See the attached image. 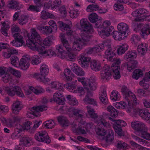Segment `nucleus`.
Segmentation results:
<instances>
[{"instance_id": "1", "label": "nucleus", "mask_w": 150, "mask_h": 150, "mask_svg": "<svg viewBox=\"0 0 150 150\" xmlns=\"http://www.w3.org/2000/svg\"><path fill=\"white\" fill-rule=\"evenodd\" d=\"M121 91L124 97L128 102L129 106H131V104L133 105H135L137 104V100L135 95L133 94L130 91L127 87L125 86H123L121 89Z\"/></svg>"}, {"instance_id": "2", "label": "nucleus", "mask_w": 150, "mask_h": 150, "mask_svg": "<svg viewBox=\"0 0 150 150\" xmlns=\"http://www.w3.org/2000/svg\"><path fill=\"white\" fill-rule=\"evenodd\" d=\"M42 43L41 41V43H35L30 40H27L26 44L28 47L33 50L37 51L40 54H44L45 53L46 50L41 44Z\"/></svg>"}, {"instance_id": "3", "label": "nucleus", "mask_w": 150, "mask_h": 150, "mask_svg": "<svg viewBox=\"0 0 150 150\" xmlns=\"http://www.w3.org/2000/svg\"><path fill=\"white\" fill-rule=\"evenodd\" d=\"M47 107L46 105L35 106L29 109L27 113L28 114L29 113L32 114L34 116L38 117L40 116V114L39 113V112L46 110H47Z\"/></svg>"}, {"instance_id": "4", "label": "nucleus", "mask_w": 150, "mask_h": 150, "mask_svg": "<svg viewBox=\"0 0 150 150\" xmlns=\"http://www.w3.org/2000/svg\"><path fill=\"white\" fill-rule=\"evenodd\" d=\"M31 33L30 35L29 34H27L28 37V38L27 40H30L35 43H41L42 40L40 34L36 30L34 29H32Z\"/></svg>"}, {"instance_id": "5", "label": "nucleus", "mask_w": 150, "mask_h": 150, "mask_svg": "<svg viewBox=\"0 0 150 150\" xmlns=\"http://www.w3.org/2000/svg\"><path fill=\"white\" fill-rule=\"evenodd\" d=\"M80 27L79 29H82L83 31L88 32L90 33L93 32L92 26L88 21L82 19L80 21Z\"/></svg>"}, {"instance_id": "6", "label": "nucleus", "mask_w": 150, "mask_h": 150, "mask_svg": "<svg viewBox=\"0 0 150 150\" xmlns=\"http://www.w3.org/2000/svg\"><path fill=\"white\" fill-rule=\"evenodd\" d=\"M108 119L116 123L115 124L113 125V128L118 135L120 136H124V134L122 132V130L120 124L122 120H116L115 119L110 117H109Z\"/></svg>"}, {"instance_id": "7", "label": "nucleus", "mask_w": 150, "mask_h": 150, "mask_svg": "<svg viewBox=\"0 0 150 150\" xmlns=\"http://www.w3.org/2000/svg\"><path fill=\"white\" fill-rule=\"evenodd\" d=\"M111 69L107 65L104 66L101 71V79L105 80L110 79L111 76Z\"/></svg>"}, {"instance_id": "8", "label": "nucleus", "mask_w": 150, "mask_h": 150, "mask_svg": "<svg viewBox=\"0 0 150 150\" xmlns=\"http://www.w3.org/2000/svg\"><path fill=\"white\" fill-rule=\"evenodd\" d=\"M131 127L134 130L140 132L143 130L146 129V127L143 123L137 121H133L131 122Z\"/></svg>"}, {"instance_id": "9", "label": "nucleus", "mask_w": 150, "mask_h": 150, "mask_svg": "<svg viewBox=\"0 0 150 150\" xmlns=\"http://www.w3.org/2000/svg\"><path fill=\"white\" fill-rule=\"evenodd\" d=\"M88 32L84 31L80 35V38L78 39L84 45H86V43L90 41L91 38L92 37V35L88 34Z\"/></svg>"}, {"instance_id": "10", "label": "nucleus", "mask_w": 150, "mask_h": 150, "mask_svg": "<svg viewBox=\"0 0 150 150\" xmlns=\"http://www.w3.org/2000/svg\"><path fill=\"white\" fill-rule=\"evenodd\" d=\"M53 100L59 105H63L64 103L65 99L63 94L61 92L55 93L53 96Z\"/></svg>"}, {"instance_id": "11", "label": "nucleus", "mask_w": 150, "mask_h": 150, "mask_svg": "<svg viewBox=\"0 0 150 150\" xmlns=\"http://www.w3.org/2000/svg\"><path fill=\"white\" fill-rule=\"evenodd\" d=\"M30 58L29 57L23 56L19 62V65L21 68L25 70L28 68L30 66Z\"/></svg>"}, {"instance_id": "12", "label": "nucleus", "mask_w": 150, "mask_h": 150, "mask_svg": "<svg viewBox=\"0 0 150 150\" xmlns=\"http://www.w3.org/2000/svg\"><path fill=\"white\" fill-rule=\"evenodd\" d=\"M78 60L82 67H88L89 62L90 63L91 61V58L85 57L82 55L79 56Z\"/></svg>"}, {"instance_id": "13", "label": "nucleus", "mask_w": 150, "mask_h": 150, "mask_svg": "<svg viewBox=\"0 0 150 150\" xmlns=\"http://www.w3.org/2000/svg\"><path fill=\"white\" fill-rule=\"evenodd\" d=\"M90 65L91 69L94 71H99L101 69V64L96 60H91Z\"/></svg>"}, {"instance_id": "14", "label": "nucleus", "mask_w": 150, "mask_h": 150, "mask_svg": "<svg viewBox=\"0 0 150 150\" xmlns=\"http://www.w3.org/2000/svg\"><path fill=\"white\" fill-rule=\"evenodd\" d=\"M93 95V93L89 92L88 93H87L86 95V96L83 101L86 104H90L93 105L94 106H97V102L96 100L93 98H91L90 97L92 96Z\"/></svg>"}, {"instance_id": "15", "label": "nucleus", "mask_w": 150, "mask_h": 150, "mask_svg": "<svg viewBox=\"0 0 150 150\" xmlns=\"http://www.w3.org/2000/svg\"><path fill=\"white\" fill-rule=\"evenodd\" d=\"M58 23L62 31H64L65 30L67 35H71L72 31L70 29V25L62 21H59Z\"/></svg>"}, {"instance_id": "16", "label": "nucleus", "mask_w": 150, "mask_h": 150, "mask_svg": "<svg viewBox=\"0 0 150 150\" xmlns=\"http://www.w3.org/2000/svg\"><path fill=\"white\" fill-rule=\"evenodd\" d=\"M61 40L64 47L67 50L70 52L72 50L71 46L68 41L65 38V35L63 33H62L60 35Z\"/></svg>"}, {"instance_id": "17", "label": "nucleus", "mask_w": 150, "mask_h": 150, "mask_svg": "<svg viewBox=\"0 0 150 150\" xmlns=\"http://www.w3.org/2000/svg\"><path fill=\"white\" fill-rule=\"evenodd\" d=\"M22 108V106L20 102L16 100L13 103L12 106V112L15 114H17Z\"/></svg>"}, {"instance_id": "18", "label": "nucleus", "mask_w": 150, "mask_h": 150, "mask_svg": "<svg viewBox=\"0 0 150 150\" xmlns=\"http://www.w3.org/2000/svg\"><path fill=\"white\" fill-rule=\"evenodd\" d=\"M105 57L108 61L111 62H112L115 60V54L111 48L106 49L105 52Z\"/></svg>"}, {"instance_id": "19", "label": "nucleus", "mask_w": 150, "mask_h": 150, "mask_svg": "<svg viewBox=\"0 0 150 150\" xmlns=\"http://www.w3.org/2000/svg\"><path fill=\"white\" fill-rule=\"evenodd\" d=\"M140 34L144 38H146L148 35L150 34V27L149 25L146 24L142 28Z\"/></svg>"}, {"instance_id": "20", "label": "nucleus", "mask_w": 150, "mask_h": 150, "mask_svg": "<svg viewBox=\"0 0 150 150\" xmlns=\"http://www.w3.org/2000/svg\"><path fill=\"white\" fill-rule=\"evenodd\" d=\"M7 6L10 8L19 10L22 8V5L18 1H9Z\"/></svg>"}, {"instance_id": "21", "label": "nucleus", "mask_w": 150, "mask_h": 150, "mask_svg": "<svg viewBox=\"0 0 150 150\" xmlns=\"http://www.w3.org/2000/svg\"><path fill=\"white\" fill-rule=\"evenodd\" d=\"M96 122L98 127L105 128L109 126V123L100 117H97Z\"/></svg>"}, {"instance_id": "22", "label": "nucleus", "mask_w": 150, "mask_h": 150, "mask_svg": "<svg viewBox=\"0 0 150 150\" xmlns=\"http://www.w3.org/2000/svg\"><path fill=\"white\" fill-rule=\"evenodd\" d=\"M101 47L100 46L96 45L93 47H89L85 50L86 53L88 54H91L97 53L101 50Z\"/></svg>"}, {"instance_id": "23", "label": "nucleus", "mask_w": 150, "mask_h": 150, "mask_svg": "<svg viewBox=\"0 0 150 150\" xmlns=\"http://www.w3.org/2000/svg\"><path fill=\"white\" fill-rule=\"evenodd\" d=\"M139 115L144 120H150V113L149 112L147 109H142L139 110Z\"/></svg>"}, {"instance_id": "24", "label": "nucleus", "mask_w": 150, "mask_h": 150, "mask_svg": "<svg viewBox=\"0 0 150 150\" xmlns=\"http://www.w3.org/2000/svg\"><path fill=\"white\" fill-rule=\"evenodd\" d=\"M118 30L124 34L127 35V33L129 30V26L125 23H120L117 26Z\"/></svg>"}, {"instance_id": "25", "label": "nucleus", "mask_w": 150, "mask_h": 150, "mask_svg": "<svg viewBox=\"0 0 150 150\" xmlns=\"http://www.w3.org/2000/svg\"><path fill=\"white\" fill-rule=\"evenodd\" d=\"M83 45H84L77 39L73 42L72 48L75 51H79L82 49Z\"/></svg>"}, {"instance_id": "26", "label": "nucleus", "mask_w": 150, "mask_h": 150, "mask_svg": "<svg viewBox=\"0 0 150 150\" xmlns=\"http://www.w3.org/2000/svg\"><path fill=\"white\" fill-rule=\"evenodd\" d=\"M112 36L115 40H120L125 38L127 35L120 31H115L113 32Z\"/></svg>"}, {"instance_id": "27", "label": "nucleus", "mask_w": 150, "mask_h": 150, "mask_svg": "<svg viewBox=\"0 0 150 150\" xmlns=\"http://www.w3.org/2000/svg\"><path fill=\"white\" fill-rule=\"evenodd\" d=\"M29 18V16L28 15L22 14L18 19V23L21 25H24L28 22Z\"/></svg>"}, {"instance_id": "28", "label": "nucleus", "mask_w": 150, "mask_h": 150, "mask_svg": "<svg viewBox=\"0 0 150 150\" xmlns=\"http://www.w3.org/2000/svg\"><path fill=\"white\" fill-rule=\"evenodd\" d=\"M148 11L144 8H139L136 11H133L132 13V15L134 16L143 15L145 16V14L148 13Z\"/></svg>"}, {"instance_id": "29", "label": "nucleus", "mask_w": 150, "mask_h": 150, "mask_svg": "<svg viewBox=\"0 0 150 150\" xmlns=\"http://www.w3.org/2000/svg\"><path fill=\"white\" fill-rule=\"evenodd\" d=\"M22 131V129L20 126H17L14 129V132L11 135V138L12 139H16L20 137V133Z\"/></svg>"}, {"instance_id": "30", "label": "nucleus", "mask_w": 150, "mask_h": 150, "mask_svg": "<svg viewBox=\"0 0 150 150\" xmlns=\"http://www.w3.org/2000/svg\"><path fill=\"white\" fill-rule=\"evenodd\" d=\"M128 45L126 44H122L118 46L117 51L118 54H124L128 49Z\"/></svg>"}, {"instance_id": "31", "label": "nucleus", "mask_w": 150, "mask_h": 150, "mask_svg": "<svg viewBox=\"0 0 150 150\" xmlns=\"http://www.w3.org/2000/svg\"><path fill=\"white\" fill-rule=\"evenodd\" d=\"M145 18H141L138 17L136 18L133 22L132 25L136 29H138L140 28L141 24L139 22H142L144 21Z\"/></svg>"}, {"instance_id": "32", "label": "nucleus", "mask_w": 150, "mask_h": 150, "mask_svg": "<svg viewBox=\"0 0 150 150\" xmlns=\"http://www.w3.org/2000/svg\"><path fill=\"white\" fill-rule=\"evenodd\" d=\"M137 51L140 53L142 56L144 55L147 51V45L145 43H142L138 46Z\"/></svg>"}, {"instance_id": "33", "label": "nucleus", "mask_w": 150, "mask_h": 150, "mask_svg": "<svg viewBox=\"0 0 150 150\" xmlns=\"http://www.w3.org/2000/svg\"><path fill=\"white\" fill-rule=\"evenodd\" d=\"M64 74L66 80L68 81H71L72 78L74 76V74L71 73L70 70L67 68L64 70Z\"/></svg>"}, {"instance_id": "34", "label": "nucleus", "mask_w": 150, "mask_h": 150, "mask_svg": "<svg viewBox=\"0 0 150 150\" xmlns=\"http://www.w3.org/2000/svg\"><path fill=\"white\" fill-rule=\"evenodd\" d=\"M58 122L63 127H67L69 124V121L67 118L62 116H59L58 117Z\"/></svg>"}, {"instance_id": "35", "label": "nucleus", "mask_w": 150, "mask_h": 150, "mask_svg": "<svg viewBox=\"0 0 150 150\" xmlns=\"http://www.w3.org/2000/svg\"><path fill=\"white\" fill-rule=\"evenodd\" d=\"M138 62L136 60L130 61L127 64V69L129 71L133 69L136 68L137 66Z\"/></svg>"}, {"instance_id": "36", "label": "nucleus", "mask_w": 150, "mask_h": 150, "mask_svg": "<svg viewBox=\"0 0 150 150\" xmlns=\"http://www.w3.org/2000/svg\"><path fill=\"white\" fill-rule=\"evenodd\" d=\"M86 108L89 115L91 117L96 118L98 117L97 114L95 112L94 110L91 106H87Z\"/></svg>"}, {"instance_id": "37", "label": "nucleus", "mask_w": 150, "mask_h": 150, "mask_svg": "<svg viewBox=\"0 0 150 150\" xmlns=\"http://www.w3.org/2000/svg\"><path fill=\"white\" fill-rule=\"evenodd\" d=\"M52 88H54L59 91H63V88L62 85L59 82H54L51 83Z\"/></svg>"}, {"instance_id": "38", "label": "nucleus", "mask_w": 150, "mask_h": 150, "mask_svg": "<svg viewBox=\"0 0 150 150\" xmlns=\"http://www.w3.org/2000/svg\"><path fill=\"white\" fill-rule=\"evenodd\" d=\"M111 70L113 72V76L115 79H117L120 78V75L119 71L120 68H119V67L117 66L112 67Z\"/></svg>"}, {"instance_id": "39", "label": "nucleus", "mask_w": 150, "mask_h": 150, "mask_svg": "<svg viewBox=\"0 0 150 150\" xmlns=\"http://www.w3.org/2000/svg\"><path fill=\"white\" fill-rule=\"evenodd\" d=\"M29 88L36 94L43 93L45 92V90L40 86L38 87L37 88H35L32 86H30L29 87Z\"/></svg>"}, {"instance_id": "40", "label": "nucleus", "mask_w": 150, "mask_h": 150, "mask_svg": "<svg viewBox=\"0 0 150 150\" xmlns=\"http://www.w3.org/2000/svg\"><path fill=\"white\" fill-rule=\"evenodd\" d=\"M107 109L108 111L110 112V115L112 117H115L118 116V112L112 106H108Z\"/></svg>"}, {"instance_id": "41", "label": "nucleus", "mask_w": 150, "mask_h": 150, "mask_svg": "<svg viewBox=\"0 0 150 150\" xmlns=\"http://www.w3.org/2000/svg\"><path fill=\"white\" fill-rule=\"evenodd\" d=\"M114 132L112 130H109L108 134L105 138L106 143H109L112 142L114 139Z\"/></svg>"}, {"instance_id": "42", "label": "nucleus", "mask_w": 150, "mask_h": 150, "mask_svg": "<svg viewBox=\"0 0 150 150\" xmlns=\"http://www.w3.org/2000/svg\"><path fill=\"white\" fill-rule=\"evenodd\" d=\"M97 87L96 83H88V87L86 86L85 88L87 91V93L89 92L92 93V91L96 90Z\"/></svg>"}, {"instance_id": "43", "label": "nucleus", "mask_w": 150, "mask_h": 150, "mask_svg": "<svg viewBox=\"0 0 150 150\" xmlns=\"http://www.w3.org/2000/svg\"><path fill=\"white\" fill-rule=\"evenodd\" d=\"M102 33L103 35H104L108 37L110 34H112L114 32V28L110 26L107 28H106L102 30Z\"/></svg>"}, {"instance_id": "44", "label": "nucleus", "mask_w": 150, "mask_h": 150, "mask_svg": "<svg viewBox=\"0 0 150 150\" xmlns=\"http://www.w3.org/2000/svg\"><path fill=\"white\" fill-rule=\"evenodd\" d=\"M137 56V54L136 52L129 51L125 56L124 58L126 60L128 61L129 59H134L136 58Z\"/></svg>"}, {"instance_id": "45", "label": "nucleus", "mask_w": 150, "mask_h": 150, "mask_svg": "<svg viewBox=\"0 0 150 150\" xmlns=\"http://www.w3.org/2000/svg\"><path fill=\"white\" fill-rule=\"evenodd\" d=\"M40 72L41 75L45 76L47 75L49 72V69L47 66L45 64L42 65L40 68Z\"/></svg>"}, {"instance_id": "46", "label": "nucleus", "mask_w": 150, "mask_h": 150, "mask_svg": "<svg viewBox=\"0 0 150 150\" xmlns=\"http://www.w3.org/2000/svg\"><path fill=\"white\" fill-rule=\"evenodd\" d=\"M143 75L142 71L140 69H137L134 71L132 77L133 79H137L139 77L142 76Z\"/></svg>"}, {"instance_id": "47", "label": "nucleus", "mask_w": 150, "mask_h": 150, "mask_svg": "<svg viewBox=\"0 0 150 150\" xmlns=\"http://www.w3.org/2000/svg\"><path fill=\"white\" fill-rule=\"evenodd\" d=\"M98 16L96 13H92L88 16L89 21L92 23H95L98 20Z\"/></svg>"}, {"instance_id": "48", "label": "nucleus", "mask_w": 150, "mask_h": 150, "mask_svg": "<svg viewBox=\"0 0 150 150\" xmlns=\"http://www.w3.org/2000/svg\"><path fill=\"white\" fill-rule=\"evenodd\" d=\"M31 63L33 65H36L40 63L41 60L40 57L37 55H33L31 57Z\"/></svg>"}, {"instance_id": "49", "label": "nucleus", "mask_w": 150, "mask_h": 150, "mask_svg": "<svg viewBox=\"0 0 150 150\" xmlns=\"http://www.w3.org/2000/svg\"><path fill=\"white\" fill-rule=\"evenodd\" d=\"M15 86L12 88L8 87H6L5 89V92L9 96H13L15 94Z\"/></svg>"}, {"instance_id": "50", "label": "nucleus", "mask_w": 150, "mask_h": 150, "mask_svg": "<svg viewBox=\"0 0 150 150\" xmlns=\"http://www.w3.org/2000/svg\"><path fill=\"white\" fill-rule=\"evenodd\" d=\"M41 134V138L45 140L44 141H41L42 142H45L48 144L51 141L49 138L47 133L45 131H42Z\"/></svg>"}, {"instance_id": "51", "label": "nucleus", "mask_w": 150, "mask_h": 150, "mask_svg": "<svg viewBox=\"0 0 150 150\" xmlns=\"http://www.w3.org/2000/svg\"><path fill=\"white\" fill-rule=\"evenodd\" d=\"M120 95L117 91H112L110 95V98L112 100L116 101L119 100L120 99Z\"/></svg>"}, {"instance_id": "52", "label": "nucleus", "mask_w": 150, "mask_h": 150, "mask_svg": "<svg viewBox=\"0 0 150 150\" xmlns=\"http://www.w3.org/2000/svg\"><path fill=\"white\" fill-rule=\"evenodd\" d=\"M96 134L99 136H105L106 133V130L105 128L98 127L96 130Z\"/></svg>"}, {"instance_id": "53", "label": "nucleus", "mask_w": 150, "mask_h": 150, "mask_svg": "<svg viewBox=\"0 0 150 150\" xmlns=\"http://www.w3.org/2000/svg\"><path fill=\"white\" fill-rule=\"evenodd\" d=\"M111 43L110 40H105L103 43L99 46L101 47V50L104 47L105 49H109L111 48Z\"/></svg>"}, {"instance_id": "54", "label": "nucleus", "mask_w": 150, "mask_h": 150, "mask_svg": "<svg viewBox=\"0 0 150 150\" xmlns=\"http://www.w3.org/2000/svg\"><path fill=\"white\" fill-rule=\"evenodd\" d=\"M54 37L52 35H51L49 38H45L43 41V44L47 46H50L52 43V39H54Z\"/></svg>"}, {"instance_id": "55", "label": "nucleus", "mask_w": 150, "mask_h": 150, "mask_svg": "<svg viewBox=\"0 0 150 150\" xmlns=\"http://www.w3.org/2000/svg\"><path fill=\"white\" fill-rule=\"evenodd\" d=\"M147 128L146 127V130H143L140 133L141 134L142 137L145 139L149 140H150V133L147 132Z\"/></svg>"}, {"instance_id": "56", "label": "nucleus", "mask_w": 150, "mask_h": 150, "mask_svg": "<svg viewBox=\"0 0 150 150\" xmlns=\"http://www.w3.org/2000/svg\"><path fill=\"white\" fill-rule=\"evenodd\" d=\"M116 146L118 148L126 149L128 148L127 144L124 142L118 141L116 142Z\"/></svg>"}, {"instance_id": "57", "label": "nucleus", "mask_w": 150, "mask_h": 150, "mask_svg": "<svg viewBox=\"0 0 150 150\" xmlns=\"http://www.w3.org/2000/svg\"><path fill=\"white\" fill-rule=\"evenodd\" d=\"M53 15L48 12H46L45 11L43 10L41 13V17L43 19H46L48 18H52Z\"/></svg>"}, {"instance_id": "58", "label": "nucleus", "mask_w": 150, "mask_h": 150, "mask_svg": "<svg viewBox=\"0 0 150 150\" xmlns=\"http://www.w3.org/2000/svg\"><path fill=\"white\" fill-rule=\"evenodd\" d=\"M15 94L16 93L18 96L21 97H24V95L20 87L18 86H15Z\"/></svg>"}, {"instance_id": "59", "label": "nucleus", "mask_w": 150, "mask_h": 150, "mask_svg": "<svg viewBox=\"0 0 150 150\" xmlns=\"http://www.w3.org/2000/svg\"><path fill=\"white\" fill-rule=\"evenodd\" d=\"M72 112L73 114L78 118H82L83 117V115L81 113V110L78 109H73Z\"/></svg>"}, {"instance_id": "60", "label": "nucleus", "mask_w": 150, "mask_h": 150, "mask_svg": "<svg viewBox=\"0 0 150 150\" xmlns=\"http://www.w3.org/2000/svg\"><path fill=\"white\" fill-rule=\"evenodd\" d=\"M99 7L96 4L90 5L87 7L86 10L88 12H91L97 10H98Z\"/></svg>"}, {"instance_id": "61", "label": "nucleus", "mask_w": 150, "mask_h": 150, "mask_svg": "<svg viewBox=\"0 0 150 150\" xmlns=\"http://www.w3.org/2000/svg\"><path fill=\"white\" fill-rule=\"evenodd\" d=\"M8 71L10 72L18 78H20L21 76V73L18 71L15 70L10 67H8Z\"/></svg>"}, {"instance_id": "62", "label": "nucleus", "mask_w": 150, "mask_h": 150, "mask_svg": "<svg viewBox=\"0 0 150 150\" xmlns=\"http://www.w3.org/2000/svg\"><path fill=\"white\" fill-rule=\"evenodd\" d=\"M52 32V29L51 27L50 26H45L43 30L42 33L44 35H48L51 33Z\"/></svg>"}, {"instance_id": "63", "label": "nucleus", "mask_w": 150, "mask_h": 150, "mask_svg": "<svg viewBox=\"0 0 150 150\" xmlns=\"http://www.w3.org/2000/svg\"><path fill=\"white\" fill-rule=\"evenodd\" d=\"M61 3V0H56L54 1L51 5V8L52 9L57 8L60 5Z\"/></svg>"}, {"instance_id": "64", "label": "nucleus", "mask_w": 150, "mask_h": 150, "mask_svg": "<svg viewBox=\"0 0 150 150\" xmlns=\"http://www.w3.org/2000/svg\"><path fill=\"white\" fill-rule=\"evenodd\" d=\"M13 36L15 40L23 43V38L19 33H15L13 34Z\"/></svg>"}]
</instances>
